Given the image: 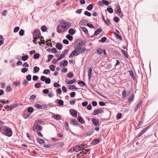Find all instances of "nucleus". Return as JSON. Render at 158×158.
I'll return each instance as SVG.
<instances>
[{
    "mask_svg": "<svg viewBox=\"0 0 158 158\" xmlns=\"http://www.w3.org/2000/svg\"><path fill=\"white\" fill-rule=\"evenodd\" d=\"M28 58V56L27 55L23 56L22 57V60L24 61H26Z\"/></svg>",
    "mask_w": 158,
    "mask_h": 158,
    "instance_id": "38",
    "label": "nucleus"
},
{
    "mask_svg": "<svg viewBox=\"0 0 158 158\" xmlns=\"http://www.w3.org/2000/svg\"><path fill=\"white\" fill-rule=\"evenodd\" d=\"M33 35L35 37H37L38 38H40V36L41 35L40 31L38 30H35L33 32Z\"/></svg>",
    "mask_w": 158,
    "mask_h": 158,
    "instance_id": "5",
    "label": "nucleus"
},
{
    "mask_svg": "<svg viewBox=\"0 0 158 158\" xmlns=\"http://www.w3.org/2000/svg\"><path fill=\"white\" fill-rule=\"evenodd\" d=\"M134 94H132L131 97L129 99H128V102H132L134 99Z\"/></svg>",
    "mask_w": 158,
    "mask_h": 158,
    "instance_id": "33",
    "label": "nucleus"
},
{
    "mask_svg": "<svg viewBox=\"0 0 158 158\" xmlns=\"http://www.w3.org/2000/svg\"><path fill=\"white\" fill-rule=\"evenodd\" d=\"M114 22H115L116 23H117L118 22H119V19L118 17L115 16L114 17Z\"/></svg>",
    "mask_w": 158,
    "mask_h": 158,
    "instance_id": "57",
    "label": "nucleus"
},
{
    "mask_svg": "<svg viewBox=\"0 0 158 158\" xmlns=\"http://www.w3.org/2000/svg\"><path fill=\"white\" fill-rule=\"evenodd\" d=\"M84 14L88 16H91V14L88 11H86L84 12Z\"/></svg>",
    "mask_w": 158,
    "mask_h": 158,
    "instance_id": "46",
    "label": "nucleus"
},
{
    "mask_svg": "<svg viewBox=\"0 0 158 158\" xmlns=\"http://www.w3.org/2000/svg\"><path fill=\"white\" fill-rule=\"evenodd\" d=\"M47 78V77L45 76H42L40 78V80L42 81H45Z\"/></svg>",
    "mask_w": 158,
    "mask_h": 158,
    "instance_id": "56",
    "label": "nucleus"
},
{
    "mask_svg": "<svg viewBox=\"0 0 158 158\" xmlns=\"http://www.w3.org/2000/svg\"><path fill=\"white\" fill-rule=\"evenodd\" d=\"M3 135L8 137L11 136L12 135V131L11 129L10 128L7 127Z\"/></svg>",
    "mask_w": 158,
    "mask_h": 158,
    "instance_id": "2",
    "label": "nucleus"
},
{
    "mask_svg": "<svg viewBox=\"0 0 158 158\" xmlns=\"http://www.w3.org/2000/svg\"><path fill=\"white\" fill-rule=\"evenodd\" d=\"M36 128H37V129L39 131H41L42 129V127L39 124H36Z\"/></svg>",
    "mask_w": 158,
    "mask_h": 158,
    "instance_id": "26",
    "label": "nucleus"
},
{
    "mask_svg": "<svg viewBox=\"0 0 158 158\" xmlns=\"http://www.w3.org/2000/svg\"><path fill=\"white\" fill-rule=\"evenodd\" d=\"M59 23L61 25H58L56 27L57 31L59 33H62L64 32L60 28L63 29H68L71 26V23L70 22L64 19L60 20Z\"/></svg>",
    "mask_w": 158,
    "mask_h": 158,
    "instance_id": "1",
    "label": "nucleus"
},
{
    "mask_svg": "<svg viewBox=\"0 0 158 158\" xmlns=\"http://www.w3.org/2000/svg\"><path fill=\"white\" fill-rule=\"evenodd\" d=\"M85 43V42L83 41H81L78 44V46L82 47Z\"/></svg>",
    "mask_w": 158,
    "mask_h": 158,
    "instance_id": "42",
    "label": "nucleus"
},
{
    "mask_svg": "<svg viewBox=\"0 0 158 158\" xmlns=\"http://www.w3.org/2000/svg\"><path fill=\"white\" fill-rule=\"evenodd\" d=\"M92 121L94 125L95 126H99V122L98 120L95 118H94L92 119Z\"/></svg>",
    "mask_w": 158,
    "mask_h": 158,
    "instance_id": "9",
    "label": "nucleus"
},
{
    "mask_svg": "<svg viewBox=\"0 0 158 158\" xmlns=\"http://www.w3.org/2000/svg\"><path fill=\"white\" fill-rule=\"evenodd\" d=\"M78 84L81 87L85 86L86 85L85 84L83 81H78Z\"/></svg>",
    "mask_w": 158,
    "mask_h": 158,
    "instance_id": "24",
    "label": "nucleus"
},
{
    "mask_svg": "<svg viewBox=\"0 0 158 158\" xmlns=\"http://www.w3.org/2000/svg\"><path fill=\"white\" fill-rule=\"evenodd\" d=\"M92 72V69L91 68H89L88 71V75L89 79L90 80L91 78V74Z\"/></svg>",
    "mask_w": 158,
    "mask_h": 158,
    "instance_id": "14",
    "label": "nucleus"
},
{
    "mask_svg": "<svg viewBox=\"0 0 158 158\" xmlns=\"http://www.w3.org/2000/svg\"><path fill=\"white\" fill-rule=\"evenodd\" d=\"M87 25L88 27H89L90 28H94V27L93 24H90L89 23H87Z\"/></svg>",
    "mask_w": 158,
    "mask_h": 158,
    "instance_id": "61",
    "label": "nucleus"
},
{
    "mask_svg": "<svg viewBox=\"0 0 158 158\" xmlns=\"http://www.w3.org/2000/svg\"><path fill=\"white\" fill-rule=\"evenodd\" d=\"M86 22L87 21H86V20L84 19H82L80 22L81 24L82 25H85Z\"/></svg>",
    "mask_w": 158,
    "mask_h": 158,
    "instance_id": "30",
    "label": "nucleus"
},
{
    "mask_svg": "<svg viewBox=\"0 0 158 158\" xmlns=\"http://www.w3.org/2000/svg\"><path fill=\"white\" fill-rule=\"evenodd\" d=\"M75 31L72 28H70L69 31V33L71 35H73L75 33Z\"/></svg>",
    "mask_w": 158,
    "mask_h": 158,
    "instance_id": "19",
    "label": "nucleus"
},
{
    "mask_svg": "<svg viewBox=\"0 0 158 158\" xmlns=\"http://www.w3.org/2000/svg\"><path fill=\"white\" fill-rule=\"evenodd\" d=\"M114 34L115 35L117 39H119L121 40H122V37L121 35H119L118 34L115 32H114Z\"/></svg>",
    "mask_w": 158,
    "mask_h": 158,
    "instance_id": "23",
    "label": "nucleus"
},
{
    "mask_svg": "<svg viewBox=\"0 0 158 158\" xmlns=\"http://www.w3.org/2000/svg\"><path fill=\"white\" fill-rule=\"evenodd\" d=\"M93 7V6L92 4H89L87 7L86 9L89 11H90L92 9Z\"/></svg>",
    "mask_w": 158,
    "mask_h": 158,
    "instance_id": "29",
    "label": "nucleus"
},
{
    "mask_svg": "<svg viewBox=\"0 0 158 158\" xmlns=\"http://www.w3.org/2000/svg\"><path fill=\"white\" fill-rule=\"evenodd\" d=\"M36 98V96L35 94H33L30 96V99H32L33 101L34 100V99Z\"/></svg>",
    "mask_w": 158,
    "mask_h": 158,
    "instance_id": "53",
    "label": "nucleus"
},
{
    "mask_svg": "<svg viewBox=\"0 0 158 158\" xmlns=\"http://www.w3.org/2000/svg\"><path fill=\"white\" fill-rule=\"evenodd\" d=\"M41 85V84L40 83H38L35 84V87L37 88H39Z\"/></svg>",
    "mask_w": 158,
    "mask_h": 158,
    "instance_id": "54",
    "label": "nucleus"
},
{
    "mask_svg": "<svg viewBox=\"0 0 158 158\" xmlns=\"http://www.w3.org/2000/svg\"><path fill=\"white\" fill-rule=\"evenodd\" d=\"M83 31L85 33L87 34L88 33V31L87 29L84 27H82L81 28Z\"/></svg>",
    "mask_w": 158,
    "mask_h": 158,
    "instance_id": "58",
    "label": "nucleus"
},
{
    "mask_svg": "<svg viewBox=\"0 0 158 158\" xmlns=\"http://www.w3.org/2000/svg\"><path fill=\"white\" fill-rule=\"evenodd\" d=\"M34 106L35 107L38 108L40 109H42V106L38 104H35L34 105Z\"/></svg>",
    "mask_w": 158,
    "mask_h": 158,
    "instance_id": "34",
    "label": "nucleus"
},
{
    "mask_svg": "<svg viewBox=\"0 0 158 158\" xmlns=\"http://www.w3.org/2000/svg\"><path fill=\"white\" fill-rule=\"evenodd\" d=\"M33 108L31 107H29L27 109V111L29 113H32L33 112Z\"/></svg>",
    "mask_w": 158,
    "mask_h": 158,
    "instance_id": "47",
    "label": "nucleus"
},
{
    "mask_svg": "<svg viewBox=\"0 0 158 158\" xmlns=\"http://www.w3.org/2000/svg\"><path fill=\"white\" fill-rule=\"evenodd\" d=\"M56 145L58 148H62L64 146V143L63 142H61L57 143Z\"/></svg>",
    "mask_w": 158,
    "mask_h": 158,
    "instance_id": "22",
    "label": "nucleus"
},
{
    "mask_svg": "<svg viewBox=\"0 0 158 158\" xmlns=\"http://www.w3.org/2000/svg\"><path fill=\"white\" fill-rule=\"evenodd\" d=\"M122 96L123 98H125L126 97V92L125 90H124L122 93Z\"/></svg>",
    "mask_w": 158,
    "mask_h": 158,
    "instance_id": "36",
    "label": "nucleus"
},
{
    "mask_svg": "<svg viewBox=\"0 0 158 158\" xmlns=\"http://www.w3.org/2000/svg\"><path fill=\"white\" fill-rule=\"evenodd\" d=\"M54 56L52 55H49L48 56V59L47 60V61L49 62L51 60L53 57Z\"/></svg>",
    "mask_w": 158,
    "mask_h": 158,
    "instance_id": "40",
    "label": "nucleus"
},
{
    "mask_svg": "<svg viewBox=\"0 0 158 158\" xmlns=\"http://www.w3.org/2000/svg\"><path fill=\"white\" fill-rule=\"evenodd\" d=\"M149 127H148L144 129H143L137 135L138 137L139 138L142 135L144 134Z\"/></svg>",
    "mask_w": 158,
    "mask_h": 158,
    "instance_id": "6",
    "label": "nucleus"
},
{
    "mask_svg": "<svg viewBox=\"0 0 158 158\" xmlns=\"http://www.w3.org/2000/svg\"><path fill=\"white\" fill-rule=\"evenodd\" d=\"M116 8L117 9V12L115 11L116 13L117 12L118 13H120L121 12V8L119 6H116Z\"/></svg>",
    "mask_w": 158,
    "mask_h": 158,
    "instance_id": "49",
    "label": "nucleus"
},
{
    "mask_svg": "<svg viewBox=\"0 0 158 158\" xmlns=\"http://www.w3.org/2000/svg\"><path fill=\"white\" fill-rule=\"evenodd\" d=\"M53 85L56 88L59 87L60 86V84L59 83H57V82L54 83Z\"/></svg>",
    "mask_w": 158,
    "mask_h": 158,
    "instance_id": "63",
    "label": "nucleus"
},
{
    "mask_svg": "<svg viewBox=\"0 0 158 158\" xmlns=\"http://www.w3.org/2000/svg\"><path fill=\"white\" fill-rule=\"evenodd\" d=\"M78 145L81 150H84L85 148V145L82 144H78Z\"/></svg>",
    "mask_w": 158,
    "mask_h": 158,
    "instance_id": "27",
    "label": "nucleus"
},
{
    "mask_svg": "<svg viewBox=\"0 0 158 158\" xmlns=\"http://www.w3.org/2000/svg\"><path fill=\"white\" fill-rule=\"evenodd\" d=\"M102 31L101 28H98L94 32V35H98Z\"/></svg>",
    "mask_w": 158,
    "mask_h": 158,
    "instance_id": "15",
    "label": "nucleus"
},
{
    "mask_svg": "<svg viewBox=\"0 0 158 158\" xmlns=\"http://www.w3.org/2000/svg\"><path fill=\"white\" fill-rule=\"evenodd\" d=\"M7 127L3 125L0 128V132L3 135Z\"/></svg>",
    "mask_w": 158,
    "mask_h": 158,
    "instance_id": "8",
    "label": "nucleus"
},
{
    "mask_svg": "<svg viewBox=\"0 0 158 158\" xmlns=\"http://www.w3.org/2000/svg\"><path fill=\"white\" fill-rule=\"evenodd\" d=\"M104 112V111L102 109H97L96 110H94L92 114L94 115H96L98 114H99L102 113Z\"/></svg>",
    "mask_w": 158,
    "mask_h": 158,
    "instance_id": "4",
    "label": "nucleus"
},
{
    "mask_svg": "<svg viewBox=\"0 0 158 158\" xmlns=\"http://www.w3.org/2000/svg\"><path fill=\"white\" fill-rule=\"evenodd\" d=\"M66 37L70 41H72L73 40V37L69 34L66 35Z\"/></svg>",
    "mask_w": 158,
    "mask_h": 158,
    "instance_id": "35",
    "label": "nucleus"
},
{
    "mask_svg": "<svg viewBox=\"0 0 158 158\" xmlns=\"http://www.w3.org/2000/svg\"><path fill=\"white\" fill-rule=\"evenodd\" d=\"M47 28L45 26H43L41 27V30L43 32H45L47 30Z\"/></svg>",
    "mask_w": 158,
    "mask_h": 158,
    "instance_id": "52",
    "label": "nucleus"
},
{
    "mask_svg": "<svg viewBox=\"0 0 158 158\" xmlns=\"http://www.w3.org/2000/svg\"><path fill=\"white\" fill-rule=\"evenodd\" d=\"M70 123L73 125L78 126L77 121L75 119H73L71 121Z\"/></svg>",
    "mask_w": 158,
    "mask_h": 158,
    "instance_id": "13",
    "label": "nucleus"
},
{
    "mask_svg": "<svg viewBox=\"0 0 158 158\" xmlns=\"http://www.w3.org/2000/svg\"><path fill=\"white\" fill-rule=\"evenodd\" d=\"M53 118L57 120L60 119V117L59 115H53Z\"/></svg>",
    "mask_w": 158,
    "mask_h": 158,
    "instance_id": "39",
    "label": "nucleus"
},
{
    "mask_svg": "<svg viewBox=\"0 0 158 158\" xmlns=\"http://www.w3.org/2000/svg\"><path fill=\"white\" fill-rule=\"evenodd\" d=\"M40 70V68L37 67V66H35L34 67V71L36 72H38Z\"/></svg>",
    "mask_w": 158,
    "mask_h": 158,
    "instance_id": "51",
    "label": "nucleus"
},
{
    "mask_svg": "<svg viewBox=\"0 0 158 158\" xmlns=\"http://www.w3.org/2000/svg\"><path fill=\"white\" fill-rule=\"evenodd\" d=\"M70 114L73 117H75L77 115V111L73 109L70 110Z\"/></svg>",
    "mask_w": 158,
    "mask_h": 158,
    "instance_id": "10",
    "label": "nucleus"
},
{
    "mask_svg": "<svg viewBox=\"0 0 158 158\" xmlns=\"http://www.w3.org/2000/svg\"><path fill=\"white\" fill-rule=\"evenodd\" d=\"M107 10L110 13H112L113 12V9L112 8H107Z\"/></svg>",
    "mask_w": 158,
    "mask_h": 158,
    "instance_id": "48",
    "label": "nucleus"
},
{
    "mask_svg": "<svg viewBox=\"0 0 158 158\" xmlns=\"http://www.w3.org/2000/svg\"><path fill=\"white\" fill-rule=\"evenodd\" d=\"M76 52H75L74 50H73L71 53L70 54L69 56V57L70 58L72 57V56H77L78 55V54H76Z\"/></svg>",
    "mask_w": 158,
    "mask_h": 158,
    "instance_id": "32",
    "label": "nucleus"
},
{
    "mask_svg": "<svg viewBox=\"0 0 158 158\" xmlns=\"http://www.w3.org/2000/svg\"><path fill=\"white\" fill-rule=\"evenodd\" d=\"M19 29V27H15L14 30V32L16 33L17 32Z\"/></svg>",
    "mask_w": 158,
    "mask_h": 158,
    "instance_id": "60",
    "label": "nucleus"
},
{
    "mask_svg": "<svg viewBox=\"0 0 158 158\" xmlns=\"http://www.w3.org/2000/svg\"><path fill=\"white\" fill-rule=\"evenodd\" d=\"M128 72L129 73V75L131 77V78L134 79L135 77L132 71L130 70Z\"/></svg>",
    "mask_w": 158,
    "mask_h": 158,
    "instance_id": "28",
    "label": "nucleus"
},
{
    "mask_svg": "<svg viewBox=\"0 0 158 158\" xmlns=\"http://www.w3.org/2000/svg\"><path fill=\"white\" fill-rule=\"evenodd\" d=\"M50 73V71L49 69H45L43 71V73L47 74Z\"/></svg>",
    "mask_w": 158,
    "mask_h": 158,
    "instance_id": "62",
    "label": "nucleus"
},
{
    "mask_svg": "<svg viewBox=\"0 0 158 158\" xmlns=\"http://www.w3.org/2000/svg\"><path fill=\"white\" fill-rule=\"evenodd\" d=\"M40 54L39 53H36L33 56V58L34 59H37L40 57Z\"/></svg>",
    "mask_w": 158,
    "mask_h": 158,
    "instance_id": "41",
    "label": "nucleus"
},
{
    "mask_svg": "<svg viewBox=\"0 0 158 158\" xmlns=\"http://www.w3.org/2000/svg\"><path fill=\"white\" fill-rule=\"evenodd\" d=\"M68 64V61L66 60H65L60 63V65L61 67H65L67 66Z\"/></svg>",
    "mask_w": 158,
    "mask_h": 158,
    "instance_id": "11",
    "label": "nucleus"
},
{
    "mask_svg": "<svg viewBox=\"0 0 158 158\" xmlns=\"http://www.w3.org/2000/svg\"><path fill=\"white\" fill-rule=\"evenodd\" d=\"M85 47H82L81 48H75V49L74 50V51L76 52V54H78H78L80 53H82L84 51H85Z\"/></svg>",
    "mask_w": 158,
    "mask_h": 158,
    "instance_id": "3",
    "label": "nucleus"
},
{
    "mask_svg": "<svg viewBox=\"0 0 158 158\" xmlns=\"http://www.w3.org/2000/svg\"><path fill=\"white\" fill-rule=\"evenodd\" d=\"M106 38L105 37H103L102 38L101 40H98V42H101L102 43H104L106 41Z\"/></svg>",
    "mask_w": 158,
    "mask_h": 158,
    "instance_id": "37",
    "label": "nucleus"
},
{
    "mask_svg": "<svg viewBox=\"0 0 158 158\" xmlns=\"http://www.w3.org/2000/svg\"><path fill=\"white\" fill-rule=\"evenodd\" d=\"M102 2L103 4L106 5V6L108 5L109 4V2L108 1L103 0Z\"/></svg>",
    "mask_w": 158,
    "mask_h": 158,
    "instance_id": "50",
    "label": "nucleus"
},
{
    "mask_svg": "<svg viewBox=\"0 0 158 158\" xmlns=\"http://www.w3.org/2000/svg\"><path fill=\"white\" fill-rule=\"evenodd\" d=\"M56 48L59 50H61L63 47L62 45L60 43H58L56 45Z\"/></svg>",
    "mask_w": 158,
    "mask_h": 158,
    "instance_id": "20",
    "label": "nucleus"
},
{
    "mask_svg": "<svg viewBox=\"0 0 158 158\" xmlns=\"http://www.w3.org/2000/svg\"><path fill=\"white\" fill-rule=\"evenodd\" d=\"M18 106V103H16L15 104H14L10 106V108H9L10 110H13L14 108Z\"/></svg>",
    "mask_w": 158,
    "mask_h": 158,
    "instance_id": "21",
    "label": "nucleus"
},
{
    "mask_svg": "<svg viewBox=\"0 0 158 158\" xmlns=\"http://www.w3.org/2000/svg\"><path fill=\"white\" fill-rule=\"evenodd\" d=\"M73 151L75 152H78L80 151H81L80 149V148L78 145L75 146L73 148Z\"/></svg>",
    "mask_w": 158,
    "mask_h": 158,
    "instance_id": "16",
    "label": "nucleus"
},
{
    "mask_svg": "<svg viewBox=\"0 0 158 158\" xmlns=\"http://www.w3.org/2000/svg\"><path fill=\"white\" fill-rule=\"evenodd\" d=\"M36 140L37 142L40 144H42L44 143L45 140L40 138H37Z\"/></svg>",
    "mask_w": 158,
    "mask_h": 158,
    "instance_id": "18",
    "label": "nucleus"
},
{
    "mask_svg": "<svg viewBox=\"0 0 158 158\" xmlns=\"http://www.w3.org/2000/svg\"><path fill=\"white\" fill-rule=\"evenodd\" d=\"M55 67L53 65H51L50 66L49 68L51 71H53L55 70Z\"/></svg>",
    "mask_w": 158,
    "mask_h": 158,
    "instance_id": "45",
    "label": "nucleus"
},
{
    "mask_svg": "<svg viewBox=\"0 0 158 158\" xmlns=\"http://www.w3.org/2000/svg\"><path fill=\"white\" fill-rule=\"evenodd\" d=\"M57 101L58 104L60 105H64V101L61 100L57 99L56 100Z\"/></svg>",
    "mask_w": 158,
    "mask_h": 158,
    "instance_id": "31",
    "label": "nucleus"
},
{
    "mask_svg": "<svg viewBox=\"0 0 158 158\" xmlns=\"http://www.w3.org/2000/svg\"><path fill=\"white\" fill-rule=\"evenodd\" d=\"M142 103V100H140L138 102L135 108V112H136L138 110V109L139 108L140 106L141 105Z\"/></svg>",
    "mask_w": 158,
    "mask_h": 158,
    "instance_id": "7",
    "label": "nucleus"
},
{
    "mask_svg": "<svg viewBox=\"0 0 158 158\" xmlns=\"http://www.w3.org/2000/svg\"><path fill=\"white\" fill-rule=\"evenodd\" d=\"M26 79H27V81H30L31 80V75L30 74L26 76Z\"/></svg>",
    "mask_w": 158,
    "mask_h": 158,
    "instance_id": "55",
    "label": "nucleus"
},
{
    "mask_svg": "<svg viewBox=\"0 0 158 158\" xmlns=\"http://www.w3.org/2000/svg\"><path fill=\"white\" fill-rule=\"evenodd\" d=\"M69 89H76L75 86L74 85H69Z\"/></svg>",
    "mask_w": 158,
    "mask_h": 158,
    "instance_id": "59",
    "label": "nucleus"
},
{
    "mask_svg": "<svg viewBox=\"0 0 158 158\" xmlns=\"http://www.w3.org/2000/svg\"><path fill=\"white\" fill-rule=\"evenodd\" d=\"M45 82L47 84H49L51 82V79L47 77L46 79Z\"/></svg>",
    "mask_w": 158,
    "mask_h": 158,
    "instance_id": "44",
    "label": "nucleus"
},
{
    "mask_svg": "<svg viewBox=\"0 0 158 158\" xmlns=\"http://www.w3.org/2000/svg\"><path fill=\"white\" fill-rule=\"evenodd\" d=\"M100 141L99 139H97L92 141L93 144L95 145L99 143Z\"/></svg>",
    "mask_w": 158,
    "mask_h": 158,
    "instance_id": "25",
    "label": "nucleus"
},
{
    "mask_svg": "<svg viewBox=\"0 0 158 158\" xmlns=\"http://www.w3.org/2000/svg\"><path fill=\"white\" fill-rule=\"evenodd\" d=\"M24 31L22 29L20 30L19 32V34L20 35L23 36L24 35Z\"/></svg>",
    "mask_w": 158,
    "mask_h": 158,
    "instance_id": "43",
    "label": "nucleus"
},
{
    "mask_svg": "<svg viewBox=\"0 0 158 158\" xmlns=\"http://www.w3.org/2000/svg\"><path fill=\"white\" fill-rule=\"evenodd\" d=\"M28 70V69L26 68H23L22 69L21 72L23 73H25Z\"/></svg>",
    "mask_w": 158,
    "mask_h": 158,
    "instance_id": "64",
    "label": "nucleus"
},
{
    "mask_svg": "<svg viewBox=\"0 0 158 158\" xmlns=\"http://www.w3.org/2000/svg\"><path fill=\"white\" fill-rule=\"evenodd\" d=\"M77 120L79 122L82 124H84L85 123V121L83 119L81 116H79L77 118Z\"/></svg>",
    "mask_w": 158,
    "mask_h": 158,
    "instance_id": "17",
    "label": "nucleus"
},
{
    "mask_svg": "<svg viewBox=\"0 0 158 158\" xmlns=\"http://www.w3.org/2000/svg\"><path fill=\"white\" fill-rule=\"evenodd\" d=\"M76 81L75 79H73L71 81H69L68 79L65 80V82L67 85L72 84H73Z\"/></svg>",
    "mask_w": 158,
    "mask_h": 158,
    "instance_id": "12",
    "label": "nucleus"
}]
</instances>
